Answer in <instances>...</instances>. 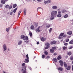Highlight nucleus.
<instances>
[{
	"instance_id": "ea45409f",
	"label": "nucleus",
	"mask_w": 73,
	"mask_h": 73,
	"mask_svg": "<svg viewBox=\"0 0 73 73\" xmlns=\"http://www.w3.org/2000/svg\"><path fill=\"white\" fill-rule=\"evenodd\" d=\"M66 47L65 46H64L63 47V49L64 50H65V49H66Z\"/></svg>"
},
{
	"instance_id": "2eb2a0df",
	"label": "nucleus",
	"mask_w": 73,
	"mask_h": 73,
	"mask_svg": "<svg viewBox=\"0 0 73 73\" xmlns=\"http://www.w3.org/2000/svg\"><path fill=\"white\" fill-rule=\"evenodd\" d=\"M67 34L69 35H71L72 34V31H69L67 32Z\"/></svg>"
},
{
	"instance_id": "a19ab883",
	"label": "nucleus",
	"mask_w": 73,
	"mask_h": 73,
	"mask_svg": "<svg viewBox=\"0 0 73 73\" xmlns=\"http://www.w3.org/2000/svg\"><path fill=\"white\" fill-rule=\"evenodd\" d=\"M68 14H70V12H69V11H66V12Z\"/></svg>"
},
{
	"instance_id": "774afa93",
	"label": "nucleus",
	"mask_w": 73,
	"mask_h": 73,
	"mask_svg": "<svg viewBox=\"0 0 73 73\" xmlns=\"http://www.w3.org/2000/svg\"><path fill=\"white\" fill-rule=\"evenodd\" d=\"M70 36H68V38H70Z\"/></svg>"
},
{
	"instance_id": "6ab92c4d",
	"label": "nucleus",
	"mask_w": 73,
	"mask_h": 73,
	"mask_svg": "<svg viewBox=\"0 0 73 73\" xmlns=\"http://www.w3.org/2000/svg\"><path fill=\"white\" fill-rule=\"evenodd\" d=\"M25 36L24 35H22L20 37L21 39H24L25 37Z\"/></svg>"
},
{
	"instance_id": "f3484780",
	"label": "nucleus",
	"mask_w": 73,
	"mask_h": 73,
	"mask_svg": "<svg viewBox=\"0 0 73 73\" xmlns=\"http://www.w3.org/2000/svg\"><path fill=\"white\" fill-rule=\"evenodd\" d=\"M24 15L25 16V15H26V14L27 13V9H24Z\"/></svg>"
},
{
	"instance_id": "0eeeda50",
	"label": "nucleus",
	"mask_w": 73,
	"mask_h": 73,
	"mask_svg": "<svg viewBox=\"0 0 73 73\" xmlns=\"http://www.w3.org/2000/svg\"><path fill=\"white\" fill-rule=\"evenodd\" d=\"M59 63H60V66H62L63 65H64V62L62 60H60L59 61Z\"/></svg>"
},
{
	"instance_id": "20e7f679",
	"label": "nucleus",
	"mask_w": 73,
	"mask_h": 73,
	"mask_svg": "<svg viewBox=\"0 0 73 73\" xmlns=\"http://www.w3.org/2000/svg\"><path fill=\"white\" fill-rule=\"evenodd\" d=\"M57 16L58 17H61L62 16V14H61V11H58Z\"/></svg>"
},
{
	"instance_id": "09e8293b",
	"label": "nucleus",
	"mask_w": 73,
	"mask_h": 73,
	"mask_svg": "<svg viewBox=\"0 0 73 73\" xmlns=\"http://www.w3.org/2000/svg\"><path fill=\"white\" fill-rule=\"evenodd\" d=\"M64 45H65L66 46L68 45V43H64Z\"/></svg>"
},
{
	"instance_id": "8fccbe9b",
	"label": "nucleus",
	"mask_w": 73,
	"mask_h": 73,
	"mask_svg": "<svg viewBox=\"0 0 73 73\" xmlns=\"http://www.w3.org/2000/svg\"><path fill=\"white\" fill-rule=\"evenodd\" d=\"M9 9H11V8H12V6H10L9 7Z\"/></svg>"
},
{
	"instance_id": "7ed1b4c3",
	"label": "nucleus",
	"mask_w": 73,
	"mask_h": 73,
	"mask_svg": "<svg viewBox=\"0 0 73 73\" xmlns=\"http://www.w3.org/2000/svg\"><path fill=\"white\" fill-rule=\"evenodd\" d=\"M41 29H42V27L39 26L37 29H35V31L36 32H40Z\"/></svg>"
},
{
	"instance_id": "72a5a7b5",
	"label": "nucleus",
	"mask_w": 73,
	"mask_h": 73,
	"mask_svg": "<svg viewBox=\"0 0 73 73\" xmlns=\"http://www.w3.org/2000/svg\"><path fill=\"white\" fill-rule=\"evenodd\" d=\"M65 41L66 42H69V39H66L65 40Z\"/></svg>"
},
{
	"instance_id": "39448f33",
	"label": "nucleus",
	"mask_w": 73,
	"mask_h": 73,
	"mask_svg": "<svg viewBox=\"0 0 73 73\" xmlns=\"http://www.w3.org/2000/svg\"><path fill=\"white\" fill-rule=\"evenodd\" d=\"M26 57L27 59H25L26 62H29V57H28V55L27 54L26 56Z\"/></svg>"
},
{
	"instance_id": "a878e982",
	"label": "nucleus",
	"mask_w": 73,
	"mask_h": 73,
	"mask_svg": "<svg viewBox=\"0 0 73 73\" xmlns=\"http://www.w3.org/2000/svg\"><path fill=\"white\" fill-rule=\"evenodd\" d=\"M10 27H9L7 28L6 29V31H7V32H8L9 29H10Z\"/></svg>"
},
{
	"instance_id": "0e129e2a",
	"label": "nucleus",
	"mask_w": 73,
	"mask_h": 73,
	"mask_svg": "<svg viewBox=\"0 0 73 73\" xmlns=\"http://www.w3.org/2000/svg\"><path fill=\"white\" fill-rule=\"evenodd\" d=\"M37 44V45L39 44V42H38L37 43H36Z\"/></svg>"
},
{
	"instance_id": "cd10ccee",
	"label": "nucleus",
	"mask_w": 73,
	"mask_h": 73,
	"mask_svg": "<svg viewBox=\"0 0 73 73\" xmlns=\"http://www.w3.org/2000/svg\"><path fill=\"white\" fill-rule=\"evenodd\" d=\"M21 11L20 10L18 13V17H19V16H20V13H21Z\"/></svg>"
},
{
	"instance_id": "052dcab7",
	"label": "nucleus",
	"mask_w": 73,
	"mask_h": 73,
	"mask_svg": "<svg viewBox=\"0 0 73 73\" xmlns=\"http://www.w3.org/2000/svg\"><path fill=\"white\" fill-rule=\"evenodd\" d=\"M3 5L1 4H0V7H2Z\"/></svg>"
},
{
	"instance_id": "7c9ffc66",
	"label": "nucleus",
	"mask_w": 73,
	"mask_h": 73,
	"mask_svg": "<svg viewBox=\"0 0 73 73\" xmlns=\"http://www.w3.org/2000/svg\"><path fill=\"white\" fill-rule=\"evenodd\" d=\"M68 55H69V56H70V55H71L72 54V52H68Z\"/></svg>"
},
{
	"instance_id": "69168bd1",
	"label": "nucleus",
	"mask_w": 73,
	"mask_h": 73,
	"mask_svg": "<svg viewBox=\"0 0 73 73\" xmlns=\"http://www.w3.org/2000/svg\"><path fill=\"white\" fill-rule=\"evenodd\" d=\"M40 8H41V7L38 8V9H40Z\"/></svg>"
},
{
	"instance_id": "f8f14e48",
	"label": "nucleus",
	"mask_w": 73,
	"mask_h": 73,
	"mask_svg": "<svg viewBox=\"0 0 73 73\" xmlns=\"http://www.w3.org/2000/svg\"><path fill=\"white\" fill-rule=\"evenodd\" d=\"M52 8L53 9H57V7L56 6H54L52 7Z\"/></svg>"
},
{
	"instance_id": "603ef678",
	"label": "nucleus",
	"mask_w": 73,
	"mask_h": 73,
	"mask_svg": "<svg viewBox=\"0 0 73 73\" xmlns=\"http://www.w3.org/2000/svg\"><path fill=\"white\" fill-rule=\"evenodd\" d=\"M60 10H61V9H60V8L58 9H57V11H60Z\"/></svg>"
},
{
	"instance_id": "864d4df0",
	"label": "nucleus",
	"mask_w": 73,
	"mask_h": 73,
	"mask_svg": "<svg viewBox=\"0 0 73 73\" xmlns=\"http://www.w3.org/2000/svg\"><path fill=\"white\" fill-rule=\"evenodd\" d=\"M48 3H51V0H48Z\"/></svg>"
},
{
	"instance_id": "79ce46f5",
	"label": "nucleus",
	"mask_w": 73,
	"mask_h": 73,
	"mask_svg": "<svg viewBox=\"0 0 73 73\" xmlns=\"http://www.w3.org/2000/svg\"><path fill=\"white\" fill-rule=\"evenodd\" d=\"M38 26V24L35 23V27H37Z\"/></svg>"
},
{
	"instance_id": "f03ea898",
	"label": "nucleus",
	"mask_w": 73,
	"mask_h": 73,
	"mask_svg": "<svg viewBox=\"0 0 73 73\" xmlns=\"http://www.w3.org/2000/svg\"><path fill=\"white\" fill-rule=\"evenodd\" d=\"M25 65V64L23 63L22 64V72L23 73H27L26 72V67L24 66Z\"/></svg>"
},
{
	"instance_id": "f257e3e1",
	"label": "nucleus",
	"mask_w": 73,
	"mask_h": 73,
	"mask_svg": "<svg viewBox=\"0 0 73 73\" xmlns=\"http://www.w3.org/2000/svg\"><path fill=\"white\" fill-rule=\"evenodd\" d=\"M57 11H53L51 12V20H53L55 17H57Z\"/></svg>"
},
{
	"instance_id": "4468645a",
	"label": "nucleus",
	"mask_w": 73,
	"mask_h": 73,
	"mask_svg": "<svg viewBox=\"0 0 73 73\" xmlns=\"http://www.w3.org/2000/svg\"><path fill=\"white\" fill-rule=\"evenodd\" d=\"M50 27V25L49 24H47L46 25V29H48V28H49Z\"/></svg>"
},
{
	"instance_id": "e2e57ef3",
	"label": "nucleus",
	"mask_w": 73,
	"mask_h": 73,
	"mask_svg": "<svg viewBox=\"0 0 73 73\" xmlns=\"http://www.w3.org/2000/svg\"><path fill=\"white\" fill-rule=\"evenodd\" d=\"M25 42H29V41H25Z\"/></svg>"
},
{
	"instance_id": "2f4dec72",
	"label": "nucleus",
	"mask_w": 73,
	"mask_h": 73,
	"mask_svg": "<svg viewBox=\"0 0 73 73\" xmlns=\"http://www.w3.org/2000/svg\"><path fill=\"white\" fill-rule=\"evenodd\" d=\"M68 17V14H66L64 17V18H67Z\"/></svg>"
},
{
	"instance_id": "338daca9",
	"label": "nucleus",
	"mask_w": 73,
	"mask_h": 73,
	"mask_svg": "<svg viewBox=\"0 0 73 73\" xmlns=\"http://www.w3.org/2000/svg\"><path fill=\"white\" fill-rule=\"evenodd\" d=\"M72 70H73V65L72 66Z\"/></svg>"
},
{
	"instance_id": "5fc2aeb1",
	"label": "nucleus",
	"mask_w": 73,
	"mask_h": 73,
	"mask_svg": "<svg viewBox=\"0 0 73 73\" xmlns=\"http://www.w3.org/2000/svg\"><path fill=\"white\" fill-rule=\"evenodd\" d=\"M70 59L71 60H73V57H71Z\"/></svg>"
},
{
	"instance_id": "4d7b16f0",
	"label": "nucleus",
	"mask_w": 73,
	"mask_h": 73,
	"mask_svg": "<svg viewBox=\"0 0 73 73\" xmlns=\"http://www.w3.org/2000/svg\"><path fill=\"white\" fill-rule=\"evenodd\" d=\"M37 1L38 2H41V0H37Z\"/></svg>"
},
{
	"instance_id": "423d86ee",
	"label": "nucleus",
	"mask_w": 73,
	"mask_h": 73,
	"mask_svg": "<svg viewBox=\"0 0 73 73\" xmlns=\"http://www.w3.org/2000/svg\"><path fill=\"white\" fill-rule=\"evenodd\" d=\"M45 45L46 47H45V49H48V48H49V43H47Z\"/></svg>"
},
{
	"instance_id": "f704fd0d",
	"label": "nucleus",
	"mask_w": 73,
	"mask_h": 73,
	"mask_svg": "<svg viewBox=\"0 0 73 73\" xmlns=\"http://www.w3.org/2000/svg\"><path fill=\"white\" fill-rule=\"evenodd\" d=\"M52 28H50L49 30V33H51V32H52Z\"/></svg>"
},
{
	"instance_id": "37998d69",
	"label": "nucleus",
	"mask_w": 73,
	"mask_h": 73,
	"mask_svg": "<svg viewBox=\"0 0 73 73\" xmlns=\"http://www.w3.org/2000/svg\"><path fill=\"white\" fill-rule=\"evenodd\" d=\"M72 48H73V47H72V46H70L68 48L69 49H71Z\"/></svg>"
},
{
	"instance_id": "9b49d317",
	"label": "nucleus",
	"mask_w": 73,
	"mask_h": 73,
	"mask_svg": "<svg viewBox=\"0 0 73 73\" xmlns=\"http://www.w3.org/2000/svg\"><path fill=\"white\" fill-rule=\"evenodd\" d=\"M7 1L8 0H2L1 1V2L2 4H5V1Z\"/></svg>"
},
{
	"instance_id": "9d476101",
	"label": "nucleus",
	"mask_w": 73,
	"mask_h": 73,
	"mask_svg": "<svg viewBox=\"0 0 73 73\" xmlns=\"http://www.w3.org/2000/svg\"><path fill=\"white\" fill-rule=\"evenodd\" d=\"M70 68H71L70 66H67L66 67V68L67 70H69L70 69Z\"/></svg>"
},
{
	"instance_id": "ddd939ff",
	"label": "nucleus",
	"mask_w": 73,
	"mask_h": 73,
	"mask_svg": "<svg viewBox=\"0 0 73 73\" xmlns=\"http://www.w3.org/2000/svg\"><path fill=\"white\" fill-rule=\"evenodd\" d=\"M23 42V41L22 40H19L18 42V45H21Z\"/></svg>"
},
{
	"instance_id": "5701e85b",
	"label": "nucleus",
	"mask_w": 73,
	"mask_h": 73,
	"mask_svg": "<svg viewBox=\"0 0 73 73\" xmlns=\"http://www.w3.org/2000/svg\"><path fill=\"white\" fill-rule=\"evenodd\" d=\"M64 66L65 68L66 67L68 66H67V64L66 63V62H64Z\"/></svg>"
},
{
	"instance_id": "4c0bfd02",
	"label": "nucleus",
	"mask_w": 73,
	"mask_h": 73,
	"mask_svg": "<svg viewBox=\"0 0 73 73\" xmlns=\"http://www.w3.org/2000/svg\"><path fill=\"white\" fill-rule=\"evenodd\" d=\"M44 4H48V3H49V2H48V1H45L44 2Z\"/></svg>"
},
{
	"instance_id": "b1692460",
	"label": "nucleus",
	"mask_w": 73,
	"mask_h": 73,
	"mask_svg": "<svg viewBox=\"0 0 73 73\" xmlns=\"http://www.w3.org/2000/svg\"><path fill=\"white\" fill-rule=\"evenodd\" d=\"M58 70H60V71H62V68L59 67L58 68Z\"/></svg>"
},
{
	"instance_id": "6e6d98bb",
	"label": "nucleus",
	"mask_w": 73,
	"mask_h": 73,
	"mask_svg": "<svg viewBox=\"0 0 73 73\" xmlns=\"http://www.w3.org/2000/svg\"><path fill=\"white\" fill-rule=\"evenodd\" d=\"M53 54L54 56H56V55H57V53H54Z\"/></svg>"
},
{
	"instance_id": "680f3d73",
	"label": "nucleus",
	"mask_w": 73,
	"mask_h": 73,
	"mask_svg": "<svg viewBox=\"0 0 73 73\" xmlns=\"http://www.w3.org/2000/svg\"><path fill=\"white\" fill-rule=\"evenodd\" d=\"M29 69H30V70H31V69H32V68H31V67H29Z\"/></svg>"
},
{
	"instance_id": "c9c22d12",
	"label": "nucleus",
	"mask_w": 73,
	"mask_h": 73,
	"mask_svg": "<svg viewBox=\"0 0 73 73\" xmlns=\"http://www.w3.org/2000/svg\"><path fill=\"white\" fill-rule=\"evenodd\" d=\"M17 8H16L15 9H14V10L13 11V12L14 13H15V12H16V11H17Z\"/></svg>"
},
{
	"instance_id": "49530a36",
	"label": "nucleus",
	"mask_w": 73,
	"mask_h": 73,
	"mask_svg": "<svg viewBox=\"0 0 73 73\" xmlns=\"http://www.w3.org/2000/svg\"><path fill=\"white\" fill-rule=\"evenodd\" d=\"M29 35L30 36H32V33L31 32L29 33Z\"/></svg>"
},
{
	"instance_id": "1a4fd4ad",
	"label": "nucleus",
	"mask_w": 73,
	"mask_h": 73,
	"mask_svg": "<svg viewBox=\"0 0 73 73\" xmlns=\"http://www.w3.org/2000/svg\"><path fill=\"white\" fill-rule=\"evenodd\" d=\"M23 40L24 41H27L28 40V37L27 36H25L23 39Z\"/></svg>"
},
{
	"instance_id": "c03bdc74",
	"label": "nucleus",
	"mask_w": 73,
	"mask_h": 73,
	"mask_svg": "<svg viewBox=\"0 0 73 73\" xmlns=\"http://www.w3.org/2000/svg\"><path fill=\"white\" fill-rule=\"evenodd\" d=\"M5 7L6 8H8V7H9V5H6Z\"/></svg>"
},
{
	"instance_id": "de8ad7c7",
	"label": "nucleus",
	"mask_w": 73,
	"mask_h": 73,
	"mask_svg": "<svg viewBox=\"0 0 73 73\" xmlns=\"http://www.w3.org/2000/svg\"><path fill=\"white\" fill-rule=\"evenodd\" d=\"M58 38L59 39H61L62 38V37H61L60 36H59L58 37Z\"/></svg>"
},
{
	"instance_id": "6e6552de",
	"label": "nucleus",
	"mask_w": 73,
	"mask_h": 73,
	"mask_svg": "<svg viewBox=\"0 0 73 73\" xmlns=\"http://www.w3.org/2000/svg\"><path fill=\"white\" fill-rule=\"evenodd\" d=\"M3 48L4 51H5L7 50V46L6 45V44H4L3 45Z\"/></svg>"
},
{
	"instance_id": "412c9836",
	"label": "nucleus",
	"mask_w": 73,
	"mask_h": 73,
	"mask_svg": "<svg viewBox=\"0 0 73 73\" xmlns=\"http://www.w3.org/2000/svg\"><path fill=\"white\" fill-rule=\"evenodd\" d=\"M50 50L51 53H54V50L52 48L50 49Z\"/></svg>"
},
{
	"instance_id": "a211bd4d",
	"label": "nucleus",
	"mask_w": 73,
	"mask_h": 73,
	"mask_svg": "<svg viewBox=\"0 0 73 73\" xmlns=\"http://www.w3.org/2000/svg\"><path fill=\"white\" fill-rule=\"evenodd\" d=\"M66 12V10L65 9H63L61 10L62 13H65Z\"/></svg>"
},
{
	"instance_id": "4be33fe9",
	"label": "nucleus",
	"mask_w": 73,
	"mask_h": 73,
	"mask_svg": "<svg viewBox=\"0 0 73 73\" xmlns=\"http://www.w3.org/2000/svg\"><path fill=\"white\" fill-rule=\"evenodd\" d=\"M70 44H73V40H72L69 42Z\"/></svg>"
},
{
	"instance_id": "58836bf2",
	"label": "nucleus",
	"mask_w": 73,
	"mask_h": 73,
	"mask_svg": "<svg viewBox=\"0 0 73 73\" xmlns=\"http://www.w3.org/2000/svg\"><path fill=\"white\" fill-rule=\"evenodd\" d=\"M48 54V52L47 51H46L44 52V54L46 55H47Z\"/></svg>"
},
{
	"instance_id": "aec40b11",
	"label": "nucleus",
	"mask_w": 73,
	"mask_h": 73,
	"mask_svg": "<svg viewBox=\"0 0 73 73\" xmlns=\"http://www.w3.org/2000/svg\"><path fill=\"white\" fill-rule=\"evenodd\" d=\"M56 42L55 41H54L52 42H51V44L52 45L53 44H56Z\"/></svg>"
},
{
	"instance_id": "13d9d810",
	"label": "nucleus",
	"mask_w": 73,
	"mask_h": 73,
	"mask_svg": "<svg viewBox=\"0 0 73 73\" xmlns=\"http://www.w3.org/2000/svg\"><path fill=\"white\" fill-rule=\"evenodd\" d=\"M46 58H50V57H49V56H47L46 57Z\"/></svg>"
},
{
	"instance_id": "bf43d9fd",
	"label": "nucleus",
	"mask_w": 73,
	"mask_h": 73,
	"mask_svg": "<svg viewBox=\"0 0 73 73\" xmlns=\"http://www.w3.org/2000/svg\"><path fill=\"white\" fill-rule=\"evenodd\" d=\"M12 13H13V12H11L10 13V15H12Z\"/></svg>"
},
{
	"instance_id": "3c124183",
	"label": "nucleus",
	"mask_w": 73,
	"mask_h": 73,
	"mask_svg": "<svg viewBox=\"0 0 73 73\" xmlns=\"http://www.w3.org/2000/svg\"><path fill=\"white\" fill-rule=\"evenodd\" d=\"M66 35H63V37H66Z\"/></svg>"
},
{
	"instance_id": "bb28decb",
	"label": "nucleus",
	"mask_w": 73,
	"mask_h": 73,
	"mask_svg": "<svg viewBox=\"0 0 73 73\" xmlns=\"http://www.w3.org/2000/svg\"><path fill=\"white\" fill-rule=\"evenodd\" d=\"M53 60L55 61V62H57V59L56 58H54Z\"/></svg>"
},
{
	"instance_id": "473e14b6",
	"label": "nucleus",
	"mask_w": 73,
	"mask_h": 73,
	"mask_svg": "<svg viewBox=\"0 0 73 73\" xmlns=\"http://www.w3.org/2000/svg\"><path fill=\"white\" fill-rule=\"evenodd\" d=\"M17 6V5H16V4H14L13 6V8H16V7Z\"/></svg>"
},
{
	"instance_id": "c85d7f7f",
	"label": "nucleus",
	"mask_w": 73,
	"mask_h": 73,
	"mask_svg": "<svg viewBox=\"0 0 73 73\" xmlns=\"http://www.w3.org/2000/svg\"><path fill=\"white\" fill-rule=\"evenodd\" d=\"M64 34V33H60V36H61V37H62L63 35Z\"/></svg>"
},
{
	"instance_id": "dca6fc26",
	"label": "nucleus",
	"mask_w": 73,
	"mask_h": 73,
	"mask_svg": "<svg viewBox=\"0 0 73 73\" xmlns=\"http://www.w3.org/2000/svg\"><path fill=\"white\" fill-rule=\"evenodd\" d=\"M40 40H41V41H45V40H46V38L42 37V38H40Z\"/></svg>"
},
{
	"instance_id": "e433bc0d",
	"label": "nucleus",
	"mask_w": 73,
	"mask_h": 73,
	"mask_svg": "<svg viewBox=\"0 0 73 73\" xmlns=\"http://www.w3.org/2000/svg\"><path fill=\"white\" fill-rule=\"evenodd\" d=\"M52 49H53V50H56V47H53L52 48Z\"/></svg>"
},
{
	"instance_id": "a18cd8bd",
	"label": "nucleus",
	"mask_w": 73,
	"mask_h": 73,
	"mask_svg": "<svg viewBox=\"0 0 73 73\" xmlns=\"http://www.w3.org/2000/svg\"><path fill=\"white\" fill-rule=\"evenodd\" d=\"M42 58H45V55H42Z\"/></svg>"
},
{
	"instance_id": "393cba45",
	"label": "nucleus",
	"mask_w": 73,
	"mask_h": 73,
	"mask_svg": "<svg viewBox=\"0 0 73 73\" xmlns=\"http://www.w3.org/2000/svg\"><path fill=\"white\" fill-rule=\"evenodd\" d=\"M31 29H35L34 26H33V25H32L31 27Z\"/></svg>"
},
{
	"instance_id": "c756f323",
	"label": "nucleus",
	"mask_w": 73,
	"mask_h": 73,
	"mask_svg": "<svg viewBox=\"0 0 73 73\" xmlns=\"http://www.w3.org/2000/svg\"><path fill=\"white\" fill-rule=\"evenodd\" d=\"M61 56H58V57L57 58V60H60V59H61Z\"/></svg>"
}]
</instances>
